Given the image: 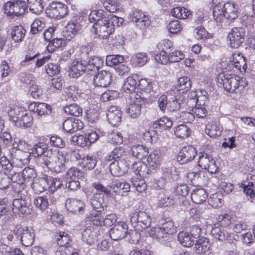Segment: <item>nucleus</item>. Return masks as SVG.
Listing matches in <instances>:
<instances>
[{
    "instance_id": "obj_61",
    "label": "nucleus",
    "mask_w": 255,
    "mask_h": 255,
    "mask_svg": "<svg viewBox=\"0 0 255 255\" xmlns=\"http://www.w3.org/2000/svg\"><path fill=\"white\" fill-rule=\"evenodd\" d=\"M192 112L198 118H205L207 115V110L205 106H199L197 105L192 108Z\"/></svg>"
},
{
    "instance_id": "obj_26",
    "label": "nucleus",
    "mask_w": 255,
    "mask_h": 255,
    "mask_svg": "<svg viewBox=\"0 0 255 255\" xmlns=\"http://www.w3.org/2000/svg\"><path fill=\"white\" fill-rule=\"evenodd\" d=\"M65 158L62 155H56L48 169L56 173H60L65 169Z\"/></svg>"
},
{
    "instance_id": "obj_5",
    "label": "nucleus",
    "mask_w": 255,
    "mask_h": 255,
    "mask_svg": "<svg viewBox=\"0 0 255 255\" xmlns=\"http://www.w3.org/2000/svg\"><path fill=\"white\" fill-rule=\"evenodd\" d=\"M67 12V5L57 1H52L45 9L47 16L54 19H60L64 17Z\"/></svg>"
},
{
    "instance_id": "obj_39",
    "label": "nucleus",
    "mask_w": 255,
    "mask_h": 255,
    "mask_svg": "<svg viewBox=\"0 0 255 255\" xmlns=\"http://www.w3.org/2000/svg\"><path fill=\"white\" fill-rule=\"evenodd\" d=\"M178 240L180 244L185 247H190L194 244V239L188 232H181L178 235Z\"/></svg>"
},
{
    "instance_id": "obj_20",
    "label": "nucleus",
    "mask_w": 255,
    "mask_h": 255,
    "mask_svg": "<svg viewBox=\"0 0 255 255\" xmlns=\"http://www.w3.org/2000/svg\"><path fill=\"white\" fill-rule=\"evenodd\" d=\"M90 205L96 212L101 213L103 211L106 207L104 195L101 193L94 194L90 200Z\"/></svg>"
},
{
    "instance_id": "obj_49",
    "label": "nucleus",
    "mask_w": 255,
    "mask_h": 255,
    "mask_svg": "<svg viewBox=\"0 0 255 255\" xmlns=\"http://www.w3.org/2000/svg\"><path fill=\"white\" fill-rule=\"evenodd\" d=\"M66 28V33H68L70 39L73 38L78 31L81 29V26L77 21H73L67 24Z\"/></svg>"
},
{
    "instance_id": "obj_1",
    "label": "nucleus",
    "mask_w": 255,
    "mask_h": 255,
    "mask_svg": "<svg viewBox=\"0 0 255 255\" xmlns=\"http://www.w3.org/2000/svg\"><path fill=\"white\" fill-rule=\"evenodd\" d=\"M103 61L99 57H90L87 53H82L80 61H74L70 67L69 76L78 78L85 72L95 73L103 66Z\"/></svg>"
},
{
    "instance_id": "obj_43",
    "label": "nucleus",
    "mask_w": 255,
    "mask_h": 255,
    "mask_svg": "<svg viewBox=\"0 0 255 255\" xmlns=\"http://www.w3.org/2000/svg\"><path fill=\"white\" fill-rule=\"evenodd\" d=\"M172 16L179 19H185L188 18L191 14V12L185 7H176L173 8L171 11Z\"/></svg>"
},
{
    "instance_id": "obj_44",
    "label": "nucleus",
    "mask_w": 255,
    "mask_h": 255,
    "mask_svg": "<svg viewBox=\"0 0 255 255\" xmlns=\"http://www.w3.org/2000/svg\"><path fill=\"white\" fill-rule=\"evenodd\" d=\"M190 129L185 125H180L176 127L174 130L175 135L180 138L188 137L191 133Z\"/></svg>"
},
{
    "instance_id": "obj_37",
    "label": "nucleus",
    "mask_w": 255,
    "mask_h": 255,
    "mask_svg": "<svg viewBox=\"0 0 255 255\" xmlns=\"http://www.w3.org/2000/svg\"><path fill=\"white\" fill-rule=\"evenodd\" d=\"M191 87V81L190 78L186 76L180 77L175 86L177 90L181 91L182 93H185L189 91Z\"/></svg>"
},
{
    "instance_id": "obj_54",
    "label": "nucleus",
    "mask_w": 255,
    "mask_h": 255,
    "mask_svg": "<svg viewBox=\"0 0 255 255\" xmlns=\"http://www.w3.org/2000/svg\"><path fill=\"white\" fill-rule=\"evenodd\" d=\"M47 146L42 143H38L33 145L31 148L32 153L36 154L39 157L44 154L46 151L48 150Z\"/></svg>"
},
{
    "instance_id": "obj_40",
    "label": "nucleus",
    "mask_w": 255,
    "mask_h": 255,
    "mask_svg": "<svg viewBox=\"0 0 255 255\" xmlns=\"http://www.w3.org/2000/svg\"><path fill=\"white\" fill-rule=\"evenodd\" d=\"M51 110L50 106L44 103H35L32 110L34 113H36L40 116L50 114Z\"/></svg>"
},
{
    "instance_id": "obj_42",
    "label": "nucleus",
    "mask_w": 255,
    "mask_h": 255,
    "mask_svg": "<svg viewBox=\"0 0 255 255\" xmlns=\"http://www.w3.org/2000/svg\"><path fill=\"white\" fill-rule=\"evenodd\" d=\"M136 81L132 77H128L125 81L123 86V90L129 94H133L136 89Z\"/></svg>"
},
{
    "instance_id": "obj_24",
    "label": "nucleus",
    "mask_w": 255,
    "mask_h": 255,
    "mask_svg": "<svg viewBox=\"0 0 255 255\" xmlns=\"http://www.w3.org/2000/svg\"><path fill=\"white\" fill-rule=\"evenodd\" d=\"M194 243V249L197 254H204L210 249L209 240L204 237L196 239Z\"/></svg>"
},
{
    "instance_id": "obj_12",
    "label": "nucleus",
    "mask_w": 255,
    "mask_h": 255,
    "mask_svg": "<svg viewBox=\"0 0 255 255\" xmlns=\"http://www.w3.org/2000/svg\"><path fill=\"white\" fill-rule=\"evenodd\" d=\"M197 154L196 149L192 145L186 146L179 151L177 156V160L181 164H186L192 161Z\"/></svg>"
},
{
    "instance_id": "obj_8",
    "label": "nucleus",
    "mask_w": 255,
    "mask_h": 255,
    "mask_svg": "<svg viewBox=\"0 0 255 255\" xmlns=\"http://www.w3.org/2000/svg\"><path fill=\"white\" fill-rule=\"evenodd\" d=\"M246 29L242 27H235L229 33L228 38L232 47L238 48L245 41Z\"/></svg>"
},
{
    "instance_id": "obj_48",
    "label": "nucleus",
    "mask_w": 255,
    "mask_h": 255,
    "mask_svg": "<svg viewBox=\"0 0 255 255\" xmlns=\"http://www.w3.org/2000/svg\"><path fill=\"white\" fill-rule=\"evenodd\" d=\"M231 65L239 70H241L242 67L244 70L247 67L244 57L240 54L234 56V60L231 62Z\"/></svg>"
},
{
    "instance_id": "obj_13",
    "label": "nucleus",
    "mask_w": 255,
    "mask_h": 255,
    "mask_svg": "<svg viewBox=\"0 0 255 255\" xmlns=\"http://www.w3.org/2000/svg\"><path fill=\"white\" fill-rule=\"evenodd\" d=\"M111 173L114 176H121L128 172L130 164L127 161L125 162L123 160L113 161L108 163Z\"/></svg>"
},
{
    "instance_id": "obj_30",
    "label": "nucleus",
    "mask_w": 255,
    "mask_h": 255,
    "mask_svg": "<svg viewBox=\"0 0 255 255\" xmlns=\"http://www.w3.org/2000/svg\"><path fill=\"white\" fill-rule=\"evenodd\" d=\"M132 169L136 174L142 177L146 176L151 172V169L144 162H134L132 165Z\"/></svg>"
},
{
    "instance_id": "obj_38",
    "label": "nucleus",
    "mask_w": 255,
    "mask_h": 255,
    "mask_svg": "<svg viewBox=\"0 0 255 255\" xmlns=\"http://www.w3.org/2000/svg\"><path fill=\"white\" fill-rule=\"evenodd\" d=\"M131 151L133 156L139 159L146 157L148 153V148L143 145H134L131 148Z\"/></svg>"
},
{
    "instance_id": "obj_3",
    "label": "nucleus",
    "mask_w": 255,
    "mask_h": 255,
    "mask_svg": "<svg viewBox=\"0 0 255 255\" xmlns=\"http://www.w3.org/2000/svg\"><path fill=\"white\" fill-rule=\"evenodd\" d=\"M12 233L15 235L17 239H19L21 244L25 246H31L34 240L35 233L34 230L27 227H22L16 226L12 231Z\"/></svg>"
},
{
    "instance_id": "obj_56",
    "label": "nucleus",
    "mask_w": 255,
    "mask_h": 255,
    "mask_svg": "<svg viewBox=\"0 0 255 255\" xmlns=\"http://www.w3.org/2000/svg\"><path fill=\"white\" fill-rule=\"evenodd\" d=\"M107 21H109L108 23L113 27L114 31L115 26L119 27L122 25L124 19L122 17H118L114 14H108Z\"/></svg>"
},
{
    "instance_id": "obj_33",
    "label": "nucleus",
    "mask_w": 255,
    "mask_h": 255,
    "mask_svg": "<svg viewBox=\"0 0 255 255\" xmlns=\"http://www.w3.org/2000/svg\"><path fill=\"white\" fill-rule=\"evenodd\" d=\"M95 230L94 228L85 229L82 233L83 241L89 245L94 244L98 240Z\"/></svg>"
},
{
    "instance_id": "obj_4",
    "label": "nucleus",
    "mask_w": 255,
    "mask_h": 255,
    "mask_svg": "<svg viewBox=\"0 0 255 255\" xmlns=\"http://www.w3.org/2000/svg\"><path fill=\"white\" fill-rule=\"evenodd\" d=\"M130 222L136 229L145 230L150 226L151 218L146 212L139 211L131 214Z\"/></svg>"
},
{
    "instance_id": "obj_17",
    "label": "nucleus",
    "mask_w": 255,
    "mask_h": 255,
    "mask_svg": "<svg viewBox=\"0 0 255 255\" xmlns=\"http://www.w3.org/2000/svg\"><path fill=\"white\" fill-rule=\"evenodd\" d=\"M84 207L85 204L83 201L74 198H68L65 202L67 210L75 214L83 213Z\"/></svg>"
},
{
    "instance_id": "obj_53",
    "label": "nucleus",
    "mask_w": 255,
    "mask_h": 255,
    "mask_svg": "<svg viewBox=\"0 0 255 255\" xmlns=\"http://www.w3.org/2000/svg\"><path fill=\"white\" fill-rule=\"evenodd\" d=\"M57 244L61 247H67L71 242L70 236L65 232H60L57 236Z\"/></svg>"
},
{
    "instance_id": "obj_25",
    "label": "nucleus",
    "mask_w": 255,
    "mask_h": 255,
    "mask_svg": "<svg viewBox=\"0 0 255 255\" xmlns=\"http://www.w3.org/2000/svg\"><path fill=\"white\" fill-rule=\"evenodd\" d=\"M205 132L210 137L216 138L221 135L222 128L216 122H211L206 125Z\"/></svg>"
},
{
    "instance_id": "obj_63",
    "label": "nucleus",
    "mask_w": 255,
    "mask_h": 255,
    "mask_svg": "<svg viewBox=\"0 0 255 255\" xmlns=\"http://www.w3.org/2000/svg\"><path fill=\"white\" fill-rule=\"evenodd\" d=\"M49 191L53 193L63 185V182L59 178H52L50 177Z\"/></svg>"
},
{
    "instance_id": "obj_35",
    "label": "nucleus",
    "mask_w": 255,
    "mask_h": 255,
    "mask_svg": "<svg viewBox=\"0 0 255 255\" xmlns=\"http://www.w3.org/2000/svg\"><path fill=\"white\" fill-rule=\"evenodd\" d=\"M208 195L206 191L202 189H196L191 194V198L196 204H201L207 199Z\"/></svg>"
},
{
    "instance_id": "obj_18",
    "label": "nucleus",
    "mask_w": 255,
    "mask_h": 255,
    "mask_svg": "<svg viewBox=\"0 0 255 255\" xmlns=\"http://www.w3.org/2000/svg\"><path fill=\"white\" fill-rule=\"evenodd\" d=\"M50 177L44 176L39 177L35 180L31 184V187L37 194L49 190Z\"/></svg>"
},
{
    "instance_id": "obj_14",
    "label": "nucleus",
    "mask_w": 255,
    "mask_h": 255,
    "mask_svg": "<svg viewBox=\"0 0 255 255\" xmlns=\"http://www.w3.org/2000/svg\"><path fill=\"white\" fill-rule=\"evenodd\" d=\"M108 22L109 21L98 22V24L92 26V32L97 35L100 38L107 39L114 32L113 27Z\"/></svg>"
},
{
    "instance_id": "obj_36",
    "label": "nucleus",
    "mask_w": 255,
    "mask_h": 255,
    "mask_svg": "<svg viewBox=\"0 0 255 255\" xmlns=\"http://www.w3.org/2000/svg\"><path fill=\"white\" fill-rule=\"evenodd\" d=\"M161 153L158 150H154L150 153L147 158V162L149 166L152 169H155L158 167L161 159Z\"/></svg>"
},
{
    "instance_id": "obj_52",
    "label": "nucleus",
    "mask_w": 255,
    "mask_h": 255,
    "mask_svg": "<svg viewBox=\"0 0 255 255\" xmlns=\"http://www.w3.org/2000/svg\"><path fill=\"white\" fill-rule=\"evenodd\" d=\"M222 197L220 194H213L208 199V203L212 207L218 208L222 206Z\"/></svg>"
},
{
    "instance_id": "obj_19",
    "label": "nucleus",
    "mask_w": 255,
    "mask_h": 255,
    "mask_svg": "<svg viewBox=\"0 0 255 255\" xmlns=\"http://www.w3.org/2000/svg\"><path fill=\"white\" fill-rule=\"evenodd\" d=\"M122 113L117 106H112L107 113V117L109 123L113 126H117L121 121Z\"/></svg>"
},
{
    "instance_id": "obj_6",
    "label": "nucleus",
    "mask_w": 255,
    "mask_h": 255,
    "mask_svg": "<svg viewBox=\"0 0 255 255\" xmlns=\"http://www.w3.org/2000/svg\"><path fill=\"white\" fill-rule=\"evenodd\" d=\"M218 83L222 84L224 88L227 92H235L239 86V82L234 75L220 73L217 76Z\"/></svg>"
},
{
    "instance_id": "obj_62",
    "label": "nucleus",
    "mask_w": 255,
    "mask_h": 255,
    "mask_svg": "<svg viewBox=\"0 0 255 255\" xmlns=\"http://www.w3.org/2000/svg\"><path fill=\"white\" fill-rule=\"evenodd\" d=\"M138 87L139 89L143 91L146 95L152 88L151 82L145 79H141L139 81Z\"/></svg>"
},
{
    "instance_id": "obj_9",
    "label": "nucleus",
    "mask_w": 255,
    "mask_h": 255,
    "mask_svg": "<svg viewBox=\"0 0 255 255\" xmlns=\"http://www.w3.org/2000/svg\"><path fill=\"white\" fill-rule=\"evenodd\" d=\"M198 155V166L212 174L215 173L217 171V166L211 156L204 152H199Z\"/></svg>"
},
{
    "instance_id": "obj_46",
    "label": "nucleus",
    "mask_w": 255,
    "mask_h": 255,
    "mask_svg": "<svg viewBox=\"0 0 255 255\" xmlns=\"http://www.w3.org/2000/svg\"><path fill=\"white\" fill-rule=\"evenodd\" d=\"M67 177L69 179H82L85 176V173L81 169L75 167L70 168L67 172Z\"/></svg>"
},
{
    "instance_id": "obj_60",
    "label": "nucleus",
    "mask_w": 255,
    "mask_h": 255,
    "mask_svg": "<svg viewBox=\"0 0 255 255\" xmlns=\"http://www.w3.org/2000/svg\"><path fill=\"white\" fill-rule=\"evenodd\" d=\"M34 204L41 210L46 209L48 205V199L45 197H38L34 199Z\"/></svg>"
},
{
    "instance_id": "obj_31",
    "label": "nucleus",
    "mask_w": 255,
    "mask_h": 255,
    "mask_svg": "<svg viewBox=\"0 0 255 255\" xmlns=\"http://www.w3.org/2000/svg\"><path fill=\"white\" fill-rule=\"evenodd\" d=\"M172 125L173 123L170 119L163 117L153 123V128L156 130L161 131L171 128Z\"/></svg>"
},
{
    "instance_id": "obj_47",
    "label": "nucleus",
    "mask_w": 255,
    "mask_h": 255,
    "mask_svg": "<svg viewBox=\"0 0 255 255\" xmlns=\"http://www.w3.org/2000/svg\"><path fill=\"white\" fill-rule=\"evenodd\" d=\"M124 57L121 55H109L106 57V64L109 66L119 65L124 61Z\"/></svg>"
},
{
    "instance_id": "obj_16",
    "label": "nucleus",
    "mask_w": 255,
    "mask_h": 255,
    "mask_svg": "<svg viewBox=\"0 0 255 255\" xmlns=\"http://www.w3.org/2000/svg\"><path fill=\"white\" fill-rule=\"evenodd\" d=\"M112 75L107 70L98 72L93 78V84L95 87H107L111 83Z\"/></svg>"
},
{
    "instance_id": "obj_58",
    "label": "nucleus",
    "mask_w": 255,
    "mask_h": 255,
    "mask_svg": "<svg viewBox=\"0 0 255 255\" xmlns=\"http://www.w3.org/2000/svg\"><path fill=\"white\" fill-rule=\"evenodd\" d=\"M49 44L47 46V50L49 51H54L56 48H58L62 46L64 43V40L62 38L54 37L49 41Z\"/></svg>"
},
{
    "instance_id": "obj_2",
    "label": "nucleus",
    "mask_w": 255,
    "mask_h": 255,
    "mask_svg": "<svg viewBox=\"0 0 255 255\" xmlns=\"http://www.w3.org/2000/svg\"><path fill=\"white\" fill-rule=\"evenodd\" d=\"M239 7L234 2H228L224 4L216 5L213 10L214 19L217 23H221L224 18L233 22L239 15Z\"/></svg>"
},
{
    "instance_id": "obj_22",
    "label": "nucleus",
    "mask_w": 255,
    "mask_h": 255,
    "mask_svg": "<svg viewBox=\"0 0 255 255\" xmlns=\"http://www.w3.org/2000/svg\"><path fill=\"white\" fill-rule=\"evenodd\" d=\"M148 233L149 236L162 243L170 238L169 235L164 230H162L161 227L152 228L148 231Z\"/></svg>"
},
{
    "instance_id": "obj_10",
    "label": "nucleus",
    "mask_w": 255,
    "mask_h": 255,
    "mask_svg": "<svg viewBox=\"0 0 255 255\" xmlns=\"http://www.w3.org/2000/svg\"><path fill=\"white\" fill-rule=\"evenodd\" d=\"M30 205L28 198L15 199L13 201L12 210L14 213H18L19 215L26 216L31 213Z\"/></svg>"
},
{
    "instance_id": "obj_51",
    "label": "nucleus",
    "mask_w": 255,
    "mask_h": 255,
    "mask_svg": "<svg viewBox=\"0 0 255 255\" xmlns=\"http://www.w3.org/2000/svg\"><path fill=\"white\" fill-rule=\"evenodd\" d=\"M8 176L14 184H16V185H18L21 188L23 189L24 182L22 176V173L20 174V172H17L15 171L11 173H9Z\"/></svg>"
},
{
    "instance_id": "obj_59",
    "label": "nucleus",
    "mask_w": 255,
    "mask_h": 255,
    "mask_svg": "<svg viewBox=\"0 0 255 255\" xmlns=\"http://www.w3.org/2000/svg\"><path fill=\"white\" fill-rule=\"evenodd\" d=\"M170 51H172V50ZM168 55L170 62L172 63L178 62L184 57V55L182 51L176 50L168 52Z\"/></svg>"
},
{
    "instance_id": "obj_21",
    "label": "nucleus",
    "mask_w": 255,
    "mask_h": 255,
    "mask_svg": "<svg viewBox=\"0 0 255 255\" xmlns=\"http://www.w3.org/2000/svg\"><path fill=\"white\" fill-rule=\"evenodd\" d=\"M108 13L103 9L93 10L89 15V20L90 22L94 23L93 26L98 24L100 21H107Z\"/></svg>"
},
{
    "instance_id": "obj_15",
    "label": "nucleus",
    "mask_w": 255,
    "mask_h": 255,
    "mask_svg": "<svg viewBox=\"0 0 255 255\" xmlns=\"http://www.w3.org/2000/svg\"><path fill=\"white\" fill-rule=\"evenodd\" d=\"M211 234L214 238L218 239L222 242L228 241L231 243L233 241L234 237L233 235L227 232L223 227L219 224H215L212 226Z\"/></svg>"
},
{
    "instance_id": "obj_55",
    "label": "nucleus",
    "mask_w": 255,
    "mask_h": 255,
    "mask_svg": "<svg viewBox=\"0 0 255 255\" xmlns=\"http://www.w3.org/2000/svg\"><path fill=\"white\" fill-rule=\"evenodd\" d=\"M168 110L170 111H176L179 110L183 104L182 100L176 97L172 98L168 100Z\"/></svg>"
},
{
    "instance_id": "obj_29",
    "label": "nucleus",
    "mask_w": 255,
    "mask_h": 255,
    "mask_svg": "<svg viewBox=\"0 0 255 255\" xmlns=\"http://www.w3.org/2000/svg\"><path fill=\"white\" fill-rule=\"evenodd\" d=\"M188 177L191 179L193 184L197 186L205 183L207 179V173L204 171L189 173Z\"/></svg>"
},
{
    "instance_id": "obj_57",
    "label": "nucleus",
    "mask_w": 255,
    "mask_h": 255,
    "mask_svg": "<svg viewBox=\"0 0 255 255\" xmlns=\"http://www.w3.org/2000/svg\"><path fill=\"white\" fill-rule=\"evenodd\" d=\"M15 120L14 119V117H12V120L16 122L18 120L20 119L21 124H22V125L24 127H25L26 128L29 127L31 126L32 124V121H33V117H31L30 115H28L27 114H25L23 115H22L21 117L19 116H16L15 117Z\"/></svg>"
},
{
    "instance_id": "obj_7",
    "label": "nucleus",
    "mask_w": 255,
    "mask_h": 255,
    "mask_svg": "<svg viewBox=\"0 0 255 255\" xmlns=\"http://www.w3.org/2000/svg\"><path fill=\"white\" fill-rule=\"evenodd\" d=\"M25 5V2L22 0L8 1L4 4V11L9 16H18L24 13L26 9Z\"/></svg>"
},
{
    "instance_id": "obj_41",
    "label": "nucleus",
    "mask_w": 255,
    "mask_h": 255,
    "mask_svg": "<svg viewBox=\"0 0 255 255\" xmlns=\"http://www.w3.org/2000/svg\"><path fill=\"white\" fill-rule=\"evenodd\" d=\"M142 104H139L137 101L130 104L128 108L126 109V112L128 113L131 118H136L141 114Z\"/></svg>"
},
{
    "instance_id": "obj_23",
    "label": "nucleus",
    "mask_w": 255,
    "mask_h": 255,
    "mask_svg": "<svg viewBox=\"0 0 255 255\" xmlns=\"http://www.w3.org/2000/svg\"><path fill=\"white\" fill-rule=\"evenodd\" d=\"M125 156V148L123 146H118L114 148L108 156L106 157V164H108V162H110L113 160L114 161L123 160L125 162L126 161Z\"/></svg>"
},
{
    "instance_id": "obj_27",
    "label": "nucleus",
    "mask_w": 255,
    "mask_h": 255,
    "mask_svg": "<svg viewBox=\"0 0 255 255\" xmlns=\"http://www.w3.org/2000/svg\"><path fill=\"white\" fill-rule=\"evenodd\" d=\"M25 32L26 30L22 25H15L11 28L10 35L15 42L19 43L23 41Z\"/></svg>"
},
{
    "instance_id": "obj_11",
    "label": "nucleus",
    "mask_w": 255,
    "mask_h": 255,
    "mask_svg": "<svg viewBox=\"0 0 255 255\" xmlns=\"http://www.w3.org/2000/svg\"><path fill=\"white\" fill-rule=\"evenodd\" d=\"M128 226L126 223L120 221L114 225L109 231L110 238L114 241L121 240L126 237Z\"/></svg>"
},
{
    "instance_id": "obj_32",
    "label": "nucleus",
    "mask_w": 255,
    "mask_h": 255,
    "mask_svg": "<svg viewBox=\"0 0 255 255\" xmlns=\"http://www.w3.org/2000/svg\"><path fill=\"white\" fill-rule=\"evenodd\" d=\"M27 7L29 10L36 14H40L44 9L43 0H27Z\"/></svg>"
},
{
    "instance_id": "obj_28",
    "label": "nucleus",
    "mask_w": 255,
    "mask_h": 255,
    "mask_svg": "<svg viewBox=\"0 0 255 255\" xmlns=\"http://www.w3.org/2000/svg\"><path fill=\"white\" fill-rule=\"evenodd\" d=\"M56 155L50 149L46 151L43 155L38 158V163L43 168H48Z\"/></svg>"
},
{
    "instance_id": "obj_45",
    "label": "nucleus",
    "mask_w": 255,
    "mask_h": 255,
    "mask_svg": "<svg viewBox=\"0 0 255 255\" xmlns=\"http://www.w3.org/2000/svg\"><path fill=\"white\" fill-rule=\"evenodd\" d=\"M63 110L65 113L75 117H79L82 114V109L76 104L66 105Z\"/></svg>"
},
{
    "instance_id": "obj_34",
    "label": "nucleus",
    "mask_w": 255,
    "mask_h": 255,
    "mask_svg": "<svg viewBox=\"0 0 255 255\" xmlns=\"http://www.w3.org/2000/svg\"><path fill=\"white\" fill-rule=\"evenodd\" d=\"M110 188L115 193L123 194L130 191V185L126 181L117 180L110 186Z\"/></svg>"
},
{
    "instance_id": "obj_64",
    "label": "nucleus",
    "mask_w": 255,
    "mask_h": 255,
    "mask_svg": "<svg viewBox=\"0 0 255 255\" xmlns=\"http://www.w3.org/2000/svg\"><path fill=\"white\" fill-rule=\"evenodd\" d=\"M133 59L139 66H143L148 61L147 55L142 52L136 53L133 57Z\"/></svg>"
},
{
    "instance_id": "obj_50",
    "label": "nucleus",
    "mask_w": 255,
    "mask_h": 255,
    "mask_svg": "<svg viewBox=\"0 0 255 255\" xmlns=\"http://www.w3.org/2000/svg\"><path fill=\"white\" fill-rule=\"evenodd\" d=\"M22 176L25 182L33 180L36 177L37 174L34 168L27 166L23 169Z\"/></svg>"
}]
</instances>
